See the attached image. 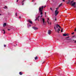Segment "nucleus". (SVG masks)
I'll use <instances>...</instances> for the list:
<instances>
[{
  "label": "nucleus",
  "instance_id": "3",
  "mask_svg": "<svg viewBox=\"0 0 76 76\" xmlns=\"http://www.w3.org/2000/svg\"><path fill=\"white\" fill-rule=\"evenodd\" d=\"M59 8V7H58L57 8H56V10L55 11V13L56 16H57V15L58 14L59 12L58 11V8Z\"/></svg>",
  "mask_w": 76,
  "mask_h": 76
},
{
  "label": "nucleus",
  "instance_id": "39",
  "mask_svg": "<svg viewBox=\"0 0 76 76\" xmlns=\"http://www.w3.org/2000/svg\"><path fill=\"white\" fill-rule=\"evenodd\" d=\"M75 43H76V41H75Z\"/></svg>",
  "mask_w": 76,
  "mask_h": 76
},
{
  "label": "nucleus",
  "instance_id": "4",
  "mask_svg": "<svg viewBox=\"0 0 76 76\" xmlns=\"http://www.w3.org/2000/svg\"><path fill=\"white\" fill-rule=\"evenodd\" d=\"M42 19L44 24L45 25H46V23H45V19H44V18H42Z\"/></svg>",
  "mask_w": 76,
  "mask_h": 76
},
{
  "label": "nucleus",
  "instance_id": "42",
  "mask_svg": "<svg viewBox=\"0 0 76 76\" xmlns=\"http://www.w3.org/2000/svg\"><path fill=\"white\" fill-rule=\"evenodd\" d=\"M44 62H43L42 63V64H43V63H44Z\"/></svg>",
  "mask_w": 76,
  "mask_h": 76
},
{
  "label": "nucleus",
  "instance_id": "7",
  "mask_svg": "<svg viewBox=\"0 0 76 76\" xmlns=\"http://www.w3.org/2000/svg\"><path fill=\"white\" fill-rule=\"evenodd\" d=\"M70 1H71L70 0H68L67 2V4H70Z\"/></svg>",
  "mask_w": 76,
  "mask_h": 76
},
{
  "label": "nucleus",
  "instance_id": "19",
  "mask_svg": "<svg viewBox=\"0 0 76 76\" xmlns=\"http://www.w3.org/2000/svg\"><path fill=\"white\" fill-rule=\"evenodd\" d=\"M54 28L56 32H57V30H56V28L55 27H54Z\"/></svg>",
  "mask_w": 76,
  "mask_h": 76
},
{
  "label": "nucleus",
  "instance_id": "37",
  "mask_svg": "<svg viewBox=\"0 0 76 76\" xmlns=\"http://www.w3.org/2000/svg\"><path fill=\"white\" fill-rule=\"evenodd\" d=\"M8 31H10V29H8Z\"/></svg>",
  "mask_w": 76,
  "mask_h": 76
},
{
  "label": "nucleus",
  "instance_id": "30",
  "mask_svg": "<svg viewBox=\"0 0 76 76\" xmlns=\"http://www.w3.org/2000/svg\"><path fill=\"white\" fill-rule=\"evenodd\" d=\"M50 10H52V8H50Z\"/></svg>",
  "mask_w": 76,
  "mask_h": 76
},
{
  "label": "nucleus",
  "instance_id": "51",
  "mask_svg": "<svg viewBox=\"0 0 76 76\" xmlns=\"http://www.w3.org/2000/svg\"><path fill=\"white\" fill-rule=\"evenodd\" d=\"M18 1H19V0H18Z\"/></svg>",
  "mask_w": 76,
  "mask_h": 76
},
{
  "label": "nucleus",
  "instance_id": "23",
  "mask_svg": "<svg viewBox=\"0 0 76 76\" xmlns=\"http://www.w3.org/2000/svg\"><path fill=\"white\" fill-rule=\"evenodd\" d=\"M66 35V36H69V34H67Z\"/></svg>",
  "mask_w": 76,
  "mask_h": 76
},
{
  "label": "nucleus",
  "instance_id": "9",
  "mask_svg": "<svg viewBox=\"0 0 76 76\" xmlns=\"http://www.w3.org/2000/svg\"><path fill=\"white\" fill-rule=\"evenodd\" d=\"M5 26H6V23H4L3 25V27H4Z\"/></svg>",
  "mask_w": 76,
  "mask_h": 76
},
{
  "label": "nucleus",
  "instance_id": "35",
  "mask_svg": "<svg viewBox=\"0 0 76 76\" xmlns=\"http://www.w3.org/2000/svg\"><path fill=\"white\" fill-rule=\"evenodd\" d=\"M46 7V6H45L44 7V8H45Z\"/></svg>",
  "mask_w": 76,
  "mask_h": 76
},
{
  "label": "nucleus",
  "instance_id": "10",
  "mask_svg": "<svg viewBox=\"0 0 76 76\" xmlns=\"http://www.w3.org/2000/svg\"><path fill=\"white\" fill-rule=\"evenodd\" d=\"M39 17H40V16H39L37 18V20H38V21H39Z\"/></svg>",
  "mask_w": 76,
  "mask_h": 76
},
{
  "label": "nucleus",
  "instance_id": "11",
  "mask_svg": "<svg viewBox=\"0 0 76 76\" xmlns=\"http://www.w3.org/2000/svg\"><path fill=\"white\" fill-rule=\"evenodd\" d=\"M35 60H36L38 59V57L36 56L35 58Z\"/></svg>",
  "mask_w": 76,
  "mask_h": 76
},
{
  "label": "nucleus",
  "instance_id": "34",
  "mask_svg": "<svg viewBox=\"0 0 76 76\" xmlns=\"http://www.w3.org/2000/svg\"><path fill=\"white\" fill-rule=\"evenodd\" d=\"M57 31L58 32V33H59V31Z\"/></svg>",
  "mask_w": 76,
  "mask_h": 76
},
{
  "label": "nucleus",
  "instance_id": "43",
  "mask_svg": "<svg viewBox=\"0 0 76 76\" xmlns=\"http://www.w3.org/2000/svg\"><path fill=\"white\" fill-rule=\"evenodd\" d=\"M48 20H49V18H48Z\"/></svg>",
  "mask_w": 76,
  "mask_h": 76
},
{
  "label": "nucleus",
  "instance_id": "41",
  "mask_svg": "<svg viewBox=\"0 0 76 76\" xmlns=\"http://www.w3.org/2000/svg\"><path fill=\"white\" fill-rule=\"evenodd\" d=\"M75 37V36H73V37Z\"/></svg>",
  "mask_w": 76,
  "mask_h": 76
},
{
  "label": "nucleus",
  "instance_id": "38",
  "mask_svg": "<svg viewBox=\"0 0 76 76\" xmlns=\"http://www.w3.org/2000/svg\"><path fill=\"white\" fill-rule=\"evenodd\" d=\"M50 25H51V22H50Z\"/></svg>",
  "mask_w": 76,
  "mask_h": 76
},
{
  "label": "nucleus",
  "instance_id": "31",
  "mask_svg": "<svg viewBox=\"0 0 76 76\" xmlns=\"http://www.w3.org/2000/svg\"><path fill=\"white\" fill-rule=\"evenodd\" d=\"M5 8H7V7L6 6H5Z\"/></svg>",
  "mask_w": 76,
  "mask_h": 76
},
{
  "label": "nucleus",
  "instance_id": "52",
  "mask_svg": "<svg viewBox=\"0 0 76 76\" xmlns=\"http://www.w3.org/2000/svg\"><path fill=\"white\" fill-rule=\"evenodd\" d=\"M15 46H16L15 45Z\"/></svg>",
  "mask_w": 76,
  "mask_h": 76
},
{
  "label": "nucleus",
  "instance_id": "44",
  "mask_svg": "<svg viewBox=\"0 0 76 76\" xmlns=\"http://www.w3.org/2000/svg\"><path fill=\"white\" fill-rule=\"evenodd\" d=\"M42 15L41 16V17H42Z\"/></svg>",
  "mask_w": 76,
  "mask_h": 76
},
{
  "label": "nucleus",
  "instance_id": "20",
  "mask_svg": "<svg viewBox=\"0 0 76 76\" xmlns=\"http://www.w3.org/2000/svg\"><path fill=\"white\" fill-rule=\"evenodd\" d=\"M24 1H25V0H23L22 1V3H23L24 2Z\"/></svg>",
  "mask_w": 76,
  "mask_h": 76
},
{
  "label": "nucleus",
  "instance_id": "6",
  "mask_svg": "<svg viewBox=\"0 0 76 76\" xmlns=\"http://www.w3.org/2000/svg\"><path fill=\"white\" fill-rule=\"evenodd\" d=\"M33 29H34V30H37L38 29V28L35 27H33Z\"/></svg>",
  "mask_w": 76,
  "mask_h": 76
},
{
  "label": "nucleus",
  "instance_id": "14",
  "mask_svg": "<svg viewBox=\"0 0 76 76\" xmlns=\"http://www.w3.org/2000/svg\"><path fill=\"white\" fill-rule=\"evenodd\" d=\"M63 36H64V37H66V34H63Z\"/></svg>",
  "mask_w": 76,
  "mask_h": 76
},
{
  "label": "nucleus",
  "instance_id": "28",
  "mask_svg": "<svg viewBox=\"0 0 76 76\" xmlns=\"http://www.w3.org/2000/svg\"><path fill=\"white\" fill-rule=\"evenodd\" d=\"M75 34V33L74 32H73V33H72V35H73V34Z\"/></svg>",
  "mask_w": 76,
  "mask_h": 76
},
{
  "label": "nucleus",
  "instance_id": "45",
  "mask_svg": "<svg viewBox=\"0 0 76 76\" xmlns=\"http://www.w3.org/2000/svg\"><path fill=\"white\" fill-rule=\"evenodd\" d=\"M55 20H57V19H55Z\"/></svg>",
  "mask_w": 76,
  "mask_h": 76
},
{
  "label": "nucleus",
  "instance_id": "17",
  "mask_svg": "<svg viewBox=\"0 0 76 76\" xmlns=\"http://www.w3.org/2000/svg\"><path fill=\"white\" fill-rule=\"evenodd\" d=\"M29 22L30 23H31V24H32V22L31 21H29Z\"/></svg>",
  "mask_w": 76,
  "mask_h": 76
},
{
  "label": "nucleus",
  "instance_id": "40",
  "mask_svg": "<svg viewBox=\"0 0 76 76\" xmlns=\"http://www.w3.org/2000/svg\"><path fill=\"white\" fill-rule=\"evenodd\" d=\"M46 12H45V15H46Z\"/></svg>",
  "mask_w": 76,
  "mask_h": 76
},
{
  "label": "nucleus",
  "instance_id": "1",
  "mask_svg": "<svg viewBox=\"0 0 76 76\" xmlns=\"http://www.w3.org/2000/svg\"><path fill=\"white\" fill-rule=\"evenodd\" d=\"M43 8H44V6H42L41 7H39V11L40 12L41 15H42L43 13H42V10H43Z\"/></svg>",
  "mask_w": 76,
  "mask_h": 76
},
{
  "label": "nucleus",
  "instance_id": "27",
  "mask_svg": "<svg viewBox=\"0 0 76 76\" xmlns=\"http://www.w3.org/2000/svg\"><path fill=\"white\" fill-rule=\"evenodd\" d=\"M37 20V17H36V19H35V20Z\"/></svg>",
  "mask_w": 76,
  "mask_h": 76
},
{
  "label": "nucleus",
  "instance_id": "8",
  "mask_svg": "<svg viewBox=\"0 0 76 76\" xmlns=\"http://www.w3.org/2000/svg\"><path fill=\"white\" fill-rule=\"evenodd\" d=\"M51 31L50 30H49L48 31V34L50 35V34H51Z\"/></svg>",
  "mask_w": 76,
  "mask_h": 76
},
{
  "label": "nucleus",
  "instance_id": "21",
  "mask_svg": "<svg viewBox=\"0 0 76 76\" xmlns=\"http://www.w3.org/2000/svg\"><path fill=\"white\" fill-rule=\"evenodd\" d=\"M57 31H60V28H58Z\"/></svg>",
  "mask_w": 76,
  "mask_h": 76
},
{
  "label": "nucleus",
  "instance_id": "13",
  "mask_svg": "<svg viewBox=\"0 0 76 76\" xmlns=\"http://www.w3.org/2000/svg\"><path fill=\"white\" fill-rule=\"evenodd\" d=\"M63 4H62V3H61L59 5V7H61V6Z\"/></svg>",
  "mask_w": 76,
  "mask_h": 76
},
{
  "label": "nucleus",
  "instance_id": "29",
  "mask_svg": "<svg viewBox=\"0 0 76 76\" xmlns=\"http://www.w3.org/2000/svg\"><path fill=\"white\" fill-rule=\"evenodd\" d=\"M24 4V3H22V5L23 6Z\"/></svg>",
  "mask_w": 76,
  "mask_h": 76
},
{
  "label": "nucleus",
  "instance_id": "32",
  "mask_svg": "<svg viewBox=\"0 0 76 76\" xmlns=\"http://www.w3.org/2000/svg\"><path fill=\"white\" fill-rule=\"evenodd\" d=\"M74 7H76V6H74Z\"/></svg>",
  "mask_w": 76,
  "mask_h": 76
},
{
  "label": "nucleus",
  "instance_id": "16",
  "mask_svg": "<svg viewBox=\"0 0 76 76\" xmlns=\"http://www.w3.org/2000/svg\"><path fill=\"white\" fill-rule=\"evenodd\" d=\"M3 31L4 32V33H3V34H5V33H6V32L4 30V29H3Z\"/></svg>",
  "mask_w": 76,
  "mask_h": 76
},
{
  "label": "nucleus",
  "instance_id": "2",
  "mask_svg": "<svg viewBox=\"0 0 76 76\" xmlns=\"http://www.w3.org/2000/svg\"><path fill=\"white\" fill-rule=\"evenodd\" d=\"M74 0L72 1H71L70 3V5H71L72 6H74L75 5H76V2H74Z\"/></svg>",
  "mask_w": 76,
  "mask_h": 76
},
{
  "label": "nucleus",
  "instance_id": "49",
  "mask_svg": "<svg viewBox=\"0 0 76 76\" xmlns=\"http://www.w3.org/2000/svg\"><path fill=\"white\" fill-rule=\"evenodd\" d=\"M73 41H75V40H73Z\"/></svg>",
  "mask_w": 76,
  "mask_h": 76
},
{
  "label": "nucleus",
  "instance_id": "5",
  "mask_svg": "<svg viewBox=\"0 0 76 76\" xmlns=\"http://www.w3.org/2000/svg\"><path fill=\"white\" fill-rule=\"evenodd\" d=\"M56 28H58V27H59V28H60V29H61V27H60V26L59 25H58V24H57L56 25Z\"/></svg>",
  "mask_w": 76,
  "mask_h": 76
},
{
  "label": "nucleus",
  "instance_id": "48",
  "mask_svg": "<svg viewBox=\"0 0 76 76\" xmlns=\"http://www.w3.org/2000/svg\"><path fill=\"white\" fill-rule=\"evenodd\" d=\"M1 14H0V16H1Z\"/></svg>",
  "mask_w": 76,
  "mask_h": 76
},
{
  "label": "nucleus",
  "instance_id": "46",
  "mask_svg": "<svg viewBox=\"0 0 76 76\" xmlns=\"http://www.w3.org/2000/svg\"><path fill=\"white\" fill-rule=\"evenodd\" d=\"M18 0H17V2H18Z\"/></svg>",
  "mask_w": 76,
  "mask_h": 76
},
{
  "label": "nucleus",
  "instance_id": "50",
  "mask_svg": "<svg viewBox=\"0 0 76 76\" xmlns=\"http://www.w3.org/2000/svg\"><path fill=\"white\" fill-rule=\"evenodd\" d=\"M18 45L17 44L16 45Z\"/></svg>",
  "mask_w": 76,
  "mask_h": 76
},
{
  "label": "nucleus",
  "instance_id": "25",
  "mask_svg": "<svg viewBox=\"0 0 76 76\" xmlns=\"http://www.w3.org/2000/svg\"><path fill=\"white\" fill-rule=\"evenodd\" d=\"M15 16H18V15H17V13L16 12V13H15Z\"/></svg>",
  "mask_w": 76,
  "mask_h": 76
},
{
  "label": "nucleus",
  "instance_id": "18",
  "mask_svg": "<svg viewBox=\"0 0 76 76\" xmlns=\"http://www.w3.org/2000/svg\"><path fill=\"white\" fill-rule=\"evenodd\" d=\"M28 22H30V21H31V20H27Z\"/></svg>",
  "mask_w": 76,
  "mask_h": 76
},
{
  "label": "nucleus",
  "instance_id": "15",
  "mask_svg": "<svg viewBox=\"0 0 76 76\" xmlns=\"http://www.w3.org/2000/svg\"><path fill=\"white\" fill-rule=\"evenodd\" d=\"M69 38V37H66V40L69 39H67V38Z\"/></svg>",
  "mask_w": 76,
  "mask_h": 76
},
{
  "label": "nucleus",
  "instance_id": "36",
  "mask_svg": "<svg viewBox=\"0 0 76 76\" xmlns=\"http://www.w3.org/2000/svg\"><path fill=\"white\" fill-rule=\"evenodd\" d=\"M62 1H65V0H62Z\"/></svg>",
  "mask_w": 76,
  "mask_h": 76
},
{
  "label": "nucleus",
  "instance_id": "22",
  "mask_svg": "<svg viewBox=\"0 0 76 76\" xmlns=\"http://www.w3.org/2000/svg\"><path fill=\"white\" fill-rule=\"evenodd\" d=\"M61 32H63V29L62 28H61Z\"/></svg>",
  "mask_w": 76,
  "mask_h": 76
},
{
  "label": "nucleus",
  "instance_id": "47",
  "mask_svg": "<svg viewBox=\"0 0 76 76\" xmlns=\"http://www.w3.org/2000/svg\"><path fill=\"white\" fill-rule=\"evenodd\" d=\"M46 16H47V15H45V17H46Z\"/></svg>",
  "mask_w": 76,
  "mask_h": 76
},
{
  "label": "nucleus",
  "instance_id": "12",
  "mask_svg": "<svg viewBox=\"0 0 76 76\" xmlns=\"http://www.w3.org/2000/svg\"><path fill=\"white\" fill-rule=\"evenodd\" d=\"M19 75H22V73L21 72H20Z\"/></svg>",
  "mask_w": 76,
  "mask_h": 76
},
{
  "label": "nucleus",
  "instance_id": "33",
  "mask_svg": "<svg viewBox=\"0 0 76 76\" xmlns=\"http://www.w3.org/2000/svg\"><path fill=\"white\" fill-rule=\"evenodd\" d=\"M19 19H21V18L20 17V16L19 17Z\"/></svg>",
  "mask_w": 76,
  "mask_h": 76
},
{
  "label": "nucleus",
  "instance_id": "26",
  "mask_svg": "<svg viewBox=\"0 0 76 76\" xmlns=\"http://www.w3.org/2000/svg\"><path fill=\"white\" fill-rule=\"evenodd\" d=\"M47 22H48V24H50V23H49V22H48V20H47Z\"/></svg>",
  "mask_w": 76,
  "mask_h": 76
},
{
  "label": "nucleus",
  "instance_id": "24",
  "mask_svg": "<svg viewBox=\"0 0 76 76\" xmlns=\"http://www.w3.org/2000/svg\"><path fill=\"white\" fill-rule=\"evenodd\" d=\"M4 47H6V45H4Z\"/></svg>",
  "mask_w": 76,
  "mask_h": 76
}]
</instances>
